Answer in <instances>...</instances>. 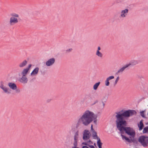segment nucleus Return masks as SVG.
I'll list each match as a JSON object with an SVG mask.
<instances>
[{"mask_svg": "<svg viewBox=\"0 0 148 148\" xmlns=\"http://www.w3.org/2000/svg\"><path fill=\"white\" fill-rule=\"evenodd\" d=\"M55 60L54 58H51L46 62V65L47 66H50L53 65L54 63Z\"/></svg>", "mask_w": 148, "mask_h": 148, "instance_id": "obj_7", "label": "nucleus"}, {"mask_svg": "<svg viewBox=\"0 0 148 148\" xmlns=\"http://www.w3.org/2000/svg\"><path fill=\"white\" fill-rule=\"evenodd\" d=\"M96 55L98 56L101 58L103 56L102 54L100 52L98 51H97L96 53Z\"/></svg>", "mask_w": 148, "mask_h": 148, "instance_id": "obj_24", "label": "nucleus"}, {"mask_svg": "<svg viewBox=\"0 0 148 148\" xmlns=\"http://www.w3.org/2000/svg\"><path fill=\"white\" fill-rule=\"evenodd\" d=\"M82 145H85V146H88V147H89L90 146H91L92 145H90L89 144H88V143L87 142H83L82 143Z\"/></svg>", "mask_w": 148, "mask_h": 148, "instance_id": "obj_27", "label": "nucleus"}, {"mask_svg": "<svg viewBox=\"0 0 148 148\" xmlns=\"http://www.w3.org/2000/svg\"><path fill=\"white\" fill-rule=\"evenodd\" d=\"M146 125H147L148 124V123L147 122L145 123Z\"/></svg>", "mask_w": 148, "mask_h": 148, "instance_id": "obj_44", "label": "nucleus"}, {"mask_svg": "<svg viewBox=\"0 0 148 148\" xmlns=\"http://www.w3.org/2000/svg\"><path fill=\"white\" fill-rule=\"evenodd\" d=\"M16 92H20V90L19 89H16Z\"/></svg>", "mask_w": 148, "mask_h": 148, "instance_id": "obj_39", "label": "nucleus"}, {"mask_svg": "<svg viewBox=\"0 0 148 148\" xmlns=\"http://www.w3.org/2000/svg\"><path fill=\"white\" fill-rule=\"evenodd\" d=\"M96 94L95 92H92L89 93L87 96L88 97L89 99H92L95 98Z\"/></svg>", "mask_w": 148, "mask_h": 148, "instance_id": "obj_14", "label": "nucleus"}, {"mask_svg": "<svg viewBox=\"0 0 148 148\" xmlns=\"http://www.w3.org/2000/svg\"><path fill=\"white\" fill-rule=\"evenodd\" d=\"M143 132L144 134L148 133V126H146L145 127L143 128Z\"/></svg>", "mask_w": 148, "mask_h": 148, "instance_id": "obj_25", "label": "nucleus"}, {"mask_svg": "<svg viewBox=\"0 0 148 148\" xmlns=\"http://www.w3.org/2000/svg\"><path fill=\"white\" fill-rule=\"evenodd\" d=\"M97 144L99 148H102V146L103 143L101 142L99 138H97Z\"/></svg>", "mask_w": 148, "mask_h": 148, "instance_id": "obj_16", "label": "nucleus"}, {"mask_svg": "<svg viewBox=\"0 0 148 148\" xmlns=\"http://www.w3.org/2000/svg\"><path fill=\"white\" fill-rule=\"evenodd\" d=\"M98 100H97L96 99V100H95L94 101V103H93L91 105H92V106H93V105H95V104H96V103H98Z\"/></svg>", "mask_w": 148, "mask_h": 148, "instance_id": "obj_34", "label": "nucleus"}, {"mask_svg": "<svg viewBox=\"0 0 148 148\" xmlns=\"http://www.w3.org/2000/svg\"><path fill=\"white\" fill-rule=\"evenodd\" d=\"M101 50V48L100 47H98V48H97V51H99V50Z\"/></svg>", "mask_w": 148, "mask_h": 148, "instance_id": "obj_42", "label": "nucleus"}, {"mask_svg": "<svg viewBox=\"0 0 148 148\" xmlns=\"http://www.w3.org/2000/svg\"><path fill=\"white\" fill-rule=\"evenodd\" d=\"M125 132V133L130 136V138H134L136 134L135 131L130 127L125 126L124 128Z\"/></svg>", "mask_w": 148, "mask_h": 148, "instance_id": "obj_4", "label": "nucleus"}, {"mask_svg": "<svg viewBox=\"0 0 148 148\" xmlns=\"http://www.w3.org/2000/svg\"><path fill=\"white\" fill-rule=\"evenodd\" d=\"M82 148H89V147L86 146H82Z\"/></svg>", "mask_w": 148, "mask_h": 148, "instance_id": "obj_38", "label": "nucleus"}, {"mask_svg": "<svg viewBox=\"0 0 148 148\" xmlns=\"http://www.w3.org/2000/svg\"><path fill=\"white\" fill-rule=\"evenodd\" d=\"M114 78V76H111L108 77L107 79L109 81L110 80L113 79Z\"/></svg>", "mask_w": 148, "mask_h": 148, "instance_id": "obj_31", "label": "nucleus"}, {"mask_svg": "<svg viewBox=\"0 0 148 148\" xmlns=\"http://www.w3.org/2000/svg\"><path fill=\"white\" fill-rule=\"evenodd\" d=\"M4 86V83L2 81H1L0 82V88H1L3 87Z\"/></svg>", "mask_w": 148, "mask_h": 148, "instance_id": "obj_32", "label": "nucleus"}, {"mask_svg": "<svg viewBox=\"0 0 148 148\" xmlns=\"http://www.w3.org/2000/svg\"><path fill=\"white\" fill-rule=\"evenodd\" d=\"M116 120L115 123L117 128L120 132L121 134L124 133L125 126L127 125L126 119L130 116L137 114L136 111L133 110H122L115 113Z\"/></svg>", "mask_w": 148, "mask_h": 148, "instance_id": "obj_1", "label": "nucleus"}, {"mask_svg": "<svg viewBox=\"0 0 148 148\" xmlns=\"http://www.w3.org/2000/svg\"><path fill=\"white\" fill-rule=\"evenodd\" d=\"M72 50V48H70L69 49L66 50V52H69L71 51Z\"/></svg>", "mask_w": 148, "mask_h": 148, "instance_id": "obj_35", "label": "nucleus"}, {"mask_svg": "<svg viewBox=\"0 0 148 148\" xmlns=\"http://www.w3.org/2000/svg\"><path fill=\"white\" fill-rule=\"evenodd\" d=\"M100 84V82L96 83L93 86V88L94 90H96Z\"/></svg>", "mask_w": 148, "mask_h": 148, "instance_id": "obj_22", "label": "nucleus"}, {"mask_svg": "<svg viewBox=\"0 0 148 148\" xmlns=\"http://www.w3.org/2000/svg\"><path fill=\"white\" fill-rule=\"evenodd\" d=\"M119 77H118L117 78H116V80H115V82H114V85H116L117 82H118V80H119Z\"/></svg>", "mask_w": 148, "mask_h": 148, "instance_id": "obj_33", "label": "nucleus"}, {"mask_svg": "<svg viewBox=\"0 0 148 148\" xmlns=\"http://www.w3.org/2000/svg\"><path fill=\"white\" fill-rule=\"evenodd\" d=\"M97 114H95L93 112L89 110L86 111L82 116L78 119L77 125H79L81 123L84 126H88L93 121L96 125L97 124Z\"/></svg>", "mask_w": 148, "mask_h": 148, "instance_id": "obj_2", "label": "nucleus"}, {"mask_svg": "<svg viewBox=\"0 0 148 148\" xmlns=\"http://www.w3.org/2000/svg\"><path fill=\"white\" fill-rule=\"evenodd\" d=\"M138 141L143 147H148V136L145 135H141L139 137Z\"/></svg>", "mask_w": 148, "mask_h": 148, "instance_id": "obj_3", "label": "nucleus"}, {"mask_svg": "<svg viewBox=\"0 0 148 148\" xmlns=\"http://www.w3.org/2000/svg\"><path fill=\"white\" fill-rule=\"evenodd\" d=\"M93 125L92 124H91V130L92 132V137L93 138L95 139H96L97 138H99L97 136V132L95 131V130L93 129Z\"/></svg>", "mask_w": 148, "mask_h": 148, "instance_id": "obj_8", "label": "nucleus"}, {"mask_svg": "<svg viewBox=\"0 0 148 148\" xmlns=\"http://www.w3.org/2000/svg\"><path fill=\"white\" fill-rule=\"evenodd\" d=\"M11 15L12 16L16 17H19V15L18 14L15 13L12 14H11Z\"/></svg>", "mask_w": 148, "mask_h": 148, "instance_id": "obj_30", "label": "nucleus"}, {"mask_svg": "<svg viewBox=\"0 0 148 148\" xmlns=\"http://www.w3.org/2000/svg\"><path fill=\"white\" fill-rule=\"evenodd\" d=\"M88 143H89V144H93V142L90 140H89L88 141Z\"/></svg>", "mask_w": 148, "mask_h": 148, "instance_id": "obj_37", "label": "nucleus"}, {"mask_svg": "<svg viewBox=\"0 0 148 148\" xmlns=\"http://www.w3.org/2000/svg\"><path fill=\"white\" fill-rule=\"evenodd\" d=\"M129 66V65H127V64H126L125 65H124L123 67L121 68L120 69H119L118 71L116 73V74L117 75L120 72H122L123 71H124V70L126 68L128 67Z\"/></svg>", "mask_w": 148, "mask_h": 148, "instance_id": "obj_12", "label": "nucleus"}, {"mask_svg": "<svg viewBox=\"0 0 148 148\" xmlns=\"http://www.w3.org/2000/svg\"><path fill=\"white\" fill-rule=\"evenodd\" d=\"M102 103H103V107H104L105 106V103H104V102L103 101H102Z\"/></svg>", "mask_w": 148, "mask_h": 148, "instance_id": "obj_41", "label": "nucleus"}, {"mask_svg": "<svg viewBox=\"0 0 148 148\" xmlns=\"http://www.w3.org/2000/svg\"><path fill=\"white\" fill-rule=\"evenodd\" d=\"M18 22V20L16 18L14 17H12L10 18V23L11 25H12L13 23V24L16 23Z\"/></svg>", "mask_w": 148, "mask_h": 148, "instance_id": "obj_9", "label": "nucleus"}, {"mask_svg": "<svg viewBox=\"0 0 148 148\" xmlns=\"http://www.w3.org/2000/svg\"><path fill=\"white\" fill-rule=\"evenodd\" d=\"M78 131H77L75 133L74 136V140L73 142V145L74 147H72V148H78V147H77V140L78 138Z\"/></svg>", "mask_w": 148, "mask_h": 148, "instance_id": "obj_6", "label": "nucleus"}, {"mask_svg": "<svg viewBox=\"0 0 148 148\" xmlns=\"http://www.w3.org/2000/svg\"><path fill=\"white\" fill-rule=\"evenodd\" d=\"M129 10L128 9H125V10H123L121 12V16L122 17H125L127 14V13H128Z\"/></svg>", "mask_w": 148, "mask_h": 148, "instance_id": "obj_11", "label": "nucleus"}, {"mask_svg": "<svg viewBox=\"0 0 148 148\" xmlns=\"http://www.w3.org/2000/svg\"><path fill=\"white\" fill-rule=\"evenodd\" d=\"M143 120H141L139 123L138 124V127L139 128V130L140 131L142 130L144 127L143 123Z\"/></svg>", "mask_w": 148, "mask_h": 148, "instance_id": "obj_13", "label": "nucleus"}, {"mask_svg": "<svg viewBox=\"0 0 148 148\" xmlns=\"http://www.w3.org/2000/svg\"><path fill=\"white\" fill-rule=\"evenodd\" d=\"M138 63V62L136 60H133L131 61L128 64H127V65H129V66L130 65L134 66Z\"/></svg>", "mask_w": 148, "mask_h": 148, "instance_id": "obj_17", "label": "nucleus"}, {"mask_svg": "<svg viewBox=\"0 0 148 148\" xmlns=\"http://www.w3.org/2000/svg\"><path fill=\"white\" fill-rule=\"evenodd\" d=\"M145 111H142L140 112V114L141 116L143 118H146V117L145 116L144 114V112Z\"/></svg>", "mask_w": 148, "mask_h": 148, "instance_id": "obj_26", "label": "nucleus"}, {"mask_svg": "<svg viewBox=\"0 0 148 148\" xmlns=\"http://www.w3.org/2000/svg\"><path fill=\"white\" fill-rule=\"evenodd\" d=\"M1 88L5 92L7 93L8 94H9L10 93L8 91V88L4 86L3 87Z\"/></svg>", "mask_w": 148, "mask_h": 148, "instance_id": "obj_23", "label": "nucleus"}, {"mask_svg": "<svg viewBox=\"0 0 148 148\" xmlns=\"http://www.w3.org/2000/svg\"><path fill=\"white\" fill-rule=\"evenodd\" d=\"M94 145L96 147H97L96 146V143H94Z\"/></svg>", "mask_w": 148, "mask_h": 148, "instance_id": "obj_43", "label": "nucleus"}, {"mask_svg": "<svg viewBox=\"0 0 148 148\" xmlns=\"http://www.w3.org/2000/svg\"><path fill=\"white\" fill-rule=\"evenodd\" d=\"M27 79L26 76H23V75L21 78V80L20 81L23 83L25 84L27 82Z\"/></svg>", "mask_w": 148, "mask_h": 148, "instance_id": "obj_18", "label": "nucleus"}, {"mask_svg": "<svg viewBox=\"0 0 148 148\" xmlns=\"http://www.w3.org/2000/svg\"><path fill=\"white\" fill-rule=\"evenodd\" d=\"M109 80L106 79V80L105 81V84L106 86H109L110 84V82H109Z\"/></svg>", "mask_w": 148, "mask_h": 148, "instance_id": "obj_29", "label": "nucleus"}, {"mask_svg": "<svg viewBox=\"0 0 148 148\" xmlns=\"http://www.w3.org/2000/svg\"><path fill=\"white\" fill-rule=\"evenodd\" d=\"M83 140H86L90 138L91 134L88 130H85L83 132Z\"/></svg>", "mask_w": 148, "mask_h": 148, "instance_id": "obj_5", "label": "nucleus"}, {"mask_svg": "<svg viewBox=\"0 0 148 148\" xmlns=\"http://www.w3.org/2000/svg\"><path fill=\"white\" fill-rule=\"evenodd\" d=\"M29 70L26 68L24 69L22 72V74L23 76H26V75L27 74Z\"/></svg>", "mask_w": 148, "mask_h": 148, "instance_id": "obj_21", "label": "nucleus"}, {"mask_svg": "<svg viewBox=\"0 0 148 148\" xmlns=\"http://www.w3.org/2000/svg\"><path fill=\"white\" fill-rule=\"evenodd\" d=\"M131 143L132 142H133L136 144H137L138 143V142L136 139H134V138L131 139Z\"/></svg>", "mask_w": 148, "mask_h": 148, "instance_id": "obj_28", "label": "nucleus"}, {"mask_svg": "<svg viewBox=\"0 0 148 148\" xmlns=\"http://www.w3.org/2000/svg\"><path fill=\"white\" fill-rule=\"evenodd\" d=\"M89 147L90 148H95L93 145L90 146Z\"/></svg>", "mask_w": 148, "mask_h": 148, "instance_id": "obj_40", "label": "nucleus"}, {"mask_svg": "<svg viewBox=\"0 0 148 148\" xmlns=\"http://www.w3.org/2000/svg\"><path fill=\"white\" fill-rule=\"evenodd\" d=\"M39 70V68L37 67L34 69L31 73V75H34L38 74Z\"/></svg>", "mask_w": 148, "mask_h": 148, "instance_id": "obj_15", "label": "nucleus"}, {"mask_svg": "<svg viewBox=\"0 0 148 148\" xmlns=\"http://www.w3.org/2000/svg\"><path fill=\"white\" fill-rule=\"evenodd\" d=\"M31 66H32V64H29L28 65V67H27V68H26V69H27L28 70H29V69L31 68Z\"/></svg>", "mask_w": 148, "mask_h": 148, "instance_id": "obj_36", "label": "nucleus"}, {"mask_svg": "<svg viewBox=\"0 0 148 148\" xmlns=\"http://www.w3.org/2000/svg\"><path fill=\"white\" fill-rule=\"evenodd\" d=\"M27 62L26 60H25L19 64V66L20 67H23L25 66L27 64Z\"/></svg>", "mask_w": 148, "mask_h": 148, "instance_id": "obj_19", "label": "nucleus"}, {"mask_svg": "<svg viewBox=\"0 0 148 148\" xmlns=\"http://www.w3.org/2000/svg\"><path fill=\"white\" fill-rule=\"evenodd\" d=\"M123 139H125L126 141L129 143H131V139H130L126 137L125 136L122 134L121 135Z\"/></svg>", "mask_w": 148, "mask_h": 148, "instance_id": "obj_20", "label": "nucleus"}, {"mask_svg": "<svg viewBox=\"0 0 148 148\" xmlns=\"http://www.w3.org/2000/svg\"><path fill=\"white\" fill-rule=\"evenodd\" d=\"M8 85L9 87L12 90H15L16 89V85L14 83H9L8 84Z\"/></svg>", "mask_w": 148, "mask_h": 148, "instance_id": "obj_10", "label": "nucleus"}]
</instances>
